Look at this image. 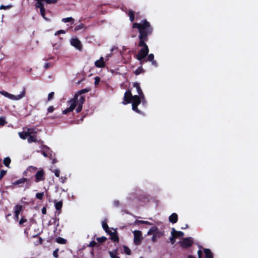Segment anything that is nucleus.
<instances>
[{
  "label": "nucleus",
  "instance_id": "nucleus-1",
  "mask_svg": "<svg viewBox=\"0 0 258 258\" xmlns=\"http://www.w3.org/2000/svg\"><path fill=\"white\" fill-rule=\"evenodd\" d=\"M134 87L136 88L138 95L133 96L130 91H126L124 95L123 101L122 103L124 105L132 103V109L134 111L138 113H141V111L138 109L137 106L141 102L143 105L146 104L145 96L138 83H134Z\"/></svg>",
  "mask_w": 258,
  "mask_h": 258
},
{
  "label": "nucleus",
  "instance_id": "nucleus-2",
  "mask_svg": "<svg viewBox=\"0 0 258 258\" xmlns=\"http://www.w3.org/2000/svg\"><path fill=\"white\" fill-rule=\"evenodd\" d=\"M89 91V89H84L77 92L73 98L68 100V104L69 107L63 110V114H66L69 112H72L75 108L77 112H80L82 109L83 104L85 101V96L82 95L88 92Z\"/></svg>",
  "mask_w": 258,
  "mask_h": 258
},
{
  "label": "nucleus",
  "instance_id": "nucleus-3",
  "mask_svg": "<svg viewBox=\"0 0 258 258\" xmlns=\"http://www.w3.org/2000/svg\"><path fill=\"white\" fill-rule=\"evenodd\" d=\"M133 27L137 28L139 29L140 32L139 38L140 39L139 46L141 48H144L145 46L148 47L143 39L145 38L151 32L152 28L149 23L146 20H144L140 23H134Z\"/></svg>",
  "mask_w": 258,
  "mask_h": 258
},
{
  "label": "nucleus",
  "instance_id": "nucleus-4",
  "mask_svg": "<svg viewBox=\"0 0 258 258\" xmlns=\"http://www.w3.org/2000/svg\"><path fill=\"white\" fill-rule=\"evenodd\" d=\"M20 138L23 140L27 139L29 143L36 142L37 140V132L32 128H25L23 131L18 133Z\"/></svg>",
  "mask_w": 258,
  "mask_h": 258
},
{
  "label": "nucleus",
  "instance_id": "nucleus-5",
  "mask_svg": "<svg viewBox=\"0 0 258 258\" xmlns=\"http://www.w3.org/2000/svg\"><path fill=\"white\" fill-rule=\"evenodd\" d=\"M147 235H153L151 240L153 242L157 241V239L164 236V232L159 230L157 226H154L150 228L147 233Z\"/></svg>",
  "mask_w": 258,
  "mask_h": 258
},
{
  "label": "nucleus",
  "instance_id": "nucleus-6",
  "mask_svg": "<svg viewBox=\"0 0 258 258\" xmlns=\"http://www.w3.org/2000/svg\"><path fill=\"white\" fill-rule=\"evenodd\" d=\"M0 94L2 95L3 96L13 101H18L21 100L26 95V91L25 89H24L22 91L20 92V94L15 95L12 94H11L6 91H0Z\"/></svg>",
  "mask_w": 258,
  "mask_h": 258
},
{
  "label": "nucleus",
  "instance_id": "nucleus-7",
  "mask_svg": "<svg viewBox=\"0 0 258 258\" xmlns=\"http://www.w3.org/2000/svg\"><path fill=\"white\" fill-rule=\"evenodd\" d=\"M149 53L148 47H144V48H141L138 54L136 55V58L141 61V64L142 65L145 60L143 59Z\"/></svg>",
  "mask_w": 258,
  "mask_h": 258
},
{
  "label": "nucleus",
  "instance_id": "nucleus-8",
  "mask_svg": "<svg viewBox=\"0 0 258 258\" xmlns=\"http://www.w3.org/2000/svg\"><path fill=\"white\" fill-rule=\"evenodd\" d=\"M133 234L134 236V243L137 245L140 244L143 238L142 236V232L139 230H135L133 231Z\"/></svg>",
  "mask_w": 258,
  "mask_h": 258
},
{
  "label": "nucleus",
  "instance_id": "nucleus-9",
  "mask_svg": "<svg viewBox=\"0 0 258 258\" xmlns=\"http://www.w3.org/2000/svg\"><path fill=\"white\" fill-rule=\"evenodd\" d=\"M71 44L76 49L80 50L82 48V44L80 41L77 38H72L70 40Z\"/></svg>",
  "mask_w": 258,
  "mask_h": 258
},
{
  "label": "nucleus",
  "instance_id": "nucleus-10",
  "mask_svg": "<svg viewBox=\"0 0 258 258\" xmlns=\"http://www.w3.org/2000/svg\"><path fill=\"white\" fill-rule=\"evenodd\" d=\"M192 243V241L190 238H184L180 242V246L183 248H187L191 246Z\"/></svg>",
  "mask_w": 258,
  "mask_h": 258
},
{
  "label": "nucleus",
  "instance_id": "nucleus-11",
  "mask_svg": "<svg viewBox=\"0 0 258 258\" xmlns=\"http://www.w3.org/2000/svg\"><path fill=\"white\" fill-rule=\"evenodd\" d=\"M95 66L97 68H102L105 66V62L103 57H101L98 60L95 61Z\"/></svg>",
  "mask_w": 258,
  "mask_h": 258
},
{
  "label": "nucleus",
  "instance_id": "nucleus-12",
  "mask_svg": "<svg viewBox=\"0 0 258 258\" xmlns=\"http://www.w3.org/2000/svg\"><path fill=\"white\" fill-rule=\"evenodd\" d=\"M22 209V206L20 205H17L14 208V216H15L16 220H18L19 215L20 213L21 212Z\"/></svg>",
  "mask_w": 258,
  "mask_h": 258
},
{
  "label": "nucleus",
  "instance_id": "nucleus-13",
  "mask_svg": "<svg viewBox=\"0 0 258 258\" xmlns=\"http://www.w3.org/2000/svg\"><path fill=\"white\" fill-rule=\"evenodd\" d=\"M36 182L42 181L44 179V173L43 170L38 171L35 175Z\"/></svg>",
  "mask_w": 258,
  "mask_h": 258
},
{
  "label": "nucleus",
  "instance_id": "nucleus-14",
  "mask_svg": "<svg viewBox=\"0 0 258 258\" xmlns=\"http://www.w3.org/2000/svg\"><path fill=\"white\" fill-rule=\"evenodd\" d=\"M178 220V216L177 214L176 213H172L169 217V221L174 224L177 222Z\"/></svg>",
  "mask_w": 258,
  "mask_h": 258
},
{
  "label": "nucleus",
  "instance_id": "nucleus-15",
  "mask_svg": "<svg viewBox=\"0 0 258 258\" xmlns=\"http://www.w3.org/2000/svg\"><path fill=\"white\" fill-rule=\"evenodd\" d=\"M122 58H123V62L124 63H127L128 62L131 58H132V57H131V51H128V54L127 55H122Z\"/></svg>",
  "mask_w": 258,
  "mask_h": 258
},
{
  "label": "nucleus",
  "instance_id": "nucleus-16",
  "mask_svg": "<svg viewBox=\"0 0 258 258\" xmlns=\"http://www.w3.org/2000/svg\"><path fill=\"white\" fill-rule=\"evenodd\" d=\"M141 224H146V225H153L152 223H151V222L147 221L136 220L135 222H134L135 225H139Z\"/></svg>",
  "mask_w": 258,
  "mask_h": 258
},
{
  "label": "nucleus",
  "instance_id": "nucleus-17",
  "mask_svg": "<svg viewBox=\"0 0 258 258\" xmlns=\"http://www.w3.org/2000/svg\"><path fill=\"white\" fill-rule=\"evenodd\" d=\"M172 231L174 232V235L175 238H177L179 237H182L184 235V233L181 231H177L174 228L172 229Z\"/></svg>",
  "mask_w": 258,
  "mask_h": 258
},
{
  "label": "nucleus",
  "instance_id": "nucleus-18",
  "mask_svg": "<svg viewBox=\"0 0 258 258\" xmlns=\"http://www.w3.org/2000/svg\"><path fill=\"white\" fill-rule=\"evenodd\" d=\"M205 258H213V254L209 249H205Z\"/></svg>",
  "mask_w": 258,
  "mask_h": 258
},
{
  "label": "nucleus",
  "instance_id": "nucleus-19",
  "mask_svg": "<svg viewBox=\"0 0 258 258\" xmlns=\"http://www.w3.org/2000/svg\"><path fill=\"white\" fill-rule=\"evenodd\" d=\"M50 149L47 147L45 148V149H44L42 152L43 155L45 157H48L50 154Z\"/></svg>",
  "mask_w": 258,
  "mask_h": 258
},
{
  "label": "nucleus",
  "instance_id": "nucleus-20",
  "mask_svg": "<svg viewBox=\"0 0 258 258\" xmlns=\"http://www.w3.org/2000/svg\"><path fill=\"white\" fill-rule=\"evenodd\" d=\"M26 179L24 178H21L12 183L13 185H17L19 184L24 183L26 181Z\"/></svg>",
  "mask_w": 258,
  "mask_h": 258
},
{
  "label": "nucleus",
  "instance_id": "nucleus-21",
  "mask_svg": "<svg viewBox=\"0 0 258 258\" xmlns=\"http://www.w3.org/2000/svg\"><path fill=\"white\" fill-rule=\"evenodd\" d=\"M54 204H55L54 206H55V209L57 210H60V209H61L62 206V202L61 201H59V202L55 201Z\"/></svg>",
  "mask_w": 258,
  "mask_h": 258
},
{
  "label": "nucleus",
  "instance_id": "nucleus-22",
  "mask_svg": "<svg viewBox=\"0 0 258 258\" xmlns=\"http://www.w3.org/2000/svg\"><path fill=\"white\" fill-rule=\"evenodd\" d=\"M55 241L58 243H60V244H65L66 243V242H67V240L63 238H61V237H57L56 238V240Z\"/></svg>",
  "mask_w": 258,
  "mask_h": 258
},
{
  "label": "nucleus",
  "instance_id": "nucleus-23",
  "mask_svg": "<svg viewBox=\"0 0 258 258\" xmlns=\"http://www.w3.org/2000/svg\"><path fill=\"white\" fill-rule=\"evenodd\" d=\"M102 227L104 229V230L106 232H108V231H109V227L107 225V222L106 221H103L102 222Z\"/></svg>",
  "mask_w": 258,
  "mask_h": 258
},
{
  "label": "nucleus",
  "instance_id": "nucleus-24",
  "mask_svg": "<svg viewBox=\"0 0 258 258\" xmlns=\"http://www.w3.org/2000/svg\"><path fill=\"white\" fill-rule=\"evenodd\" d=\"M123 251L127 255H130L131 253V249L126 246H123Z\"/></svg>",
  "mask_w": 258,
  "mask_h": 258
},
{
  "label": "nucleus",
  "instance_id": "nucleus-25",
  "mask_svg": "<svg viewBox=\"0 0 258 258\" xmlns=\"http://www.w3.org/2000/svg\"><path fill=\"white\" fill-rule=\"evenodd\" d=\"M4 164L7 166V167H9V164H10L11 163V159L10 158L7 157V158H6L4 159Z\"/></svg>",
  "mask_w": 258,
  "mask_h": 258
},
{
  "label": "nucleus",
  "instance_id": "nucleus-26",
  "mask_svg": "<svg viewBox=\"0 0 258 258\" xmlns=\"http://www.w3.org/2000/svg\"><path fill=\"white\" fill-rule=\"evenodd\" d=\"M128 16L130 17V19L131 22L133 21L134 20V13L132 10H130L128 12Z\"/></svg>",
  "mask_w": 258,
  "mask_h": 258
},
{
  "label": "nucleus",
  "instance_id": "nucleus-27",
  "mask_svg": "<svg viewBox=\"0 0 258 258\" xmlns=\"http://www.w3.org/2000/svg\"><path fill=\"white\" fill-rule=\"evenodd\" d=\"M143 72V68L140 67L139 68H138L135 72V74L137 75H139L140 74H141V73H142Z\"/></svg>",
  "mask_w": 258,
  "mask_h": 258
},
{
  "label": "nucleus",
  "instance_id": "nucleus-28",
  "mask_svg": "<svg viewBox=\"0 0 258 258\" xmlns=\"http://www.w3.org/2000/svg\"><path fill=\"white\" fill-rule=\"evenodd\" d=\"M44 195V193L43 192H39L36 194V197L39 200H41L43 198Z\"/></svg>",
  "mask_w": 258,
  "mask_h": 258
},
{
  "label": "nucleus",
  "instance_id": "nucleus-29",
  "mask_svg": "<svg viewBox=\"0 0 258 258\" xmlns=\"http://www.w3.org/2000/svg\"><path fill=\"white\" fill-rule=\"evenodd\" d=\"M73 20H74V19L72 17L65 18H63L62 19V21L64 23H67V22L73 21Z\"/></svg>",
  "mask_w": 258,
  "mask_h": 258
},
{
  "label": "nucleus",
  "instance_id": "nucleus-30",
  "mask_svg": "<svg viewBox=\"0 0 258 258\" xmlns=\"http://www.w3.org/2000/svg\"><path fill=\"white\" fill-rule=\"evenodd\" d=\"M111 239L114 241H118V237L116 234V233L115 234H113V235H112V236L111 237Z\"/></svg>",
  "mask_w": 258,
  "mask_h": 258
},
{
  "label": "nucleus",
  "instance_id": "nucleus-31",
  "mask_svg": "<svg viewBox=\"0 0 258 258\" xmlns=\"http://www.w3.org/2000/svg\"><path fill=\"white\" fill-rule=\"evenodd\" d=\"M52 172L54 173L56 177H59V176L60 171H59V169H54V170H52Z\"/></svg>",
  "mask_w": 258,
  "mask_h": 258
},
{
  "label": "nucleus",
  "instance_id": "nucleus-32",
  "mask_svg": "<svg viewBox=\"0 0 258 258\" xmlns=\"http://www.w3.org/2000/svg\"><path fill=\"white\" fill-rule=\"evenodd\" d=\"M54 93L53 92H50V93H49V94L48 95V98H47L48 101H50V100H51V99H53V96H54Z\"/></svg>",
  "mask_w": 258,
  "mask_h": 258
},
{
  "label": "nucleus",
  "instance_id": "nucleus-33",
  "mask_svg": "<svg viewBox=\"0 0 258 258\" xmlns=\"http://www.w3.org/2000/svg\"><path fill=\"white\" fill-rule=\"evenodd\" d=\"M175 239V237L174 235V232H173V231H172V232H171V237L170 238V241H171L172 244H173L174 243Z\"/></svg>",
  "mask_w": 258,
  "mask_h": 258
},
{
  "label": "nucleus",
  "instance_id": "nucleus-34",
  "mask_svg": "<svg viewBox=\"0 0 258 258\" xmlns=\"http://www.w3.org/2000/svg\"><path fill=\"white\" fill-rule=\"evenodd\" d=\"M154 56L152 53L150 54L148 56V60L152 61L154 60Z\"/></svg>",
  "mask_w": 258,
  "mask_h": 258
},
{
  "label": "nucleus",
  "instance_id": "nucleus-35",
  "mask_svg": "<svg viewBox=\"0 0 258 258\" xmlns=\"http://www.w3.org/2000/svg\"><path fill=\"white\" fill-rule=\"evenodd\" d=\"M7 171L4 170H2L0 172V180L3 177V176L6 174Z\"/></svg>",
  "mask_w": 258,
  "mask_h": 258
},
{
  "label": "nucleus",
  "instance_id": "nucleus-36",
  "mask_svg": "<svg viewBox=\"0 0 258 258\" xmlns=\"http://www.w3.org/2000/svg\"><path fill=\"white\" fill-rule=\"evenodd\" d=\"M83 28H84V25L83 24H80V25H79L78 26H77L75 28L74 30H75V31H78L79 30H80V29H82Z\"/></svg>",
  "mask_w": 258,
  "mask_h": 258
},
{
  "label": "nucleus",
  "instance_id": "nucleus-37",
  "mask_svg": "<svg viewBox=\"0 0 258 258\" xmlns=\"http://www.w3.org/2000/svg\"><path fill=\"white\" fill-rule=\"evenodd\" d=\"M107 233H108L110 236L111 237L112 235H113V234H115L116 233V231L114 229L113 230H109V231H108V232H107Z\"/></svg>",
  "mask_w": 258,
  "mask_h": 258
},
{
  "label": "nucleus",
  "instance_id": "nucleus-38",
  "mask_svg": "<svg viewBox=\"0 0 258 258\" xmlns=\"http://www.w3.org/2000/svg\"><path fill=\"white\" fill-rule=\"evenodd\" d=\"M109 254L111 258H116V252L114 251H109Z\"/></svg>",
  "mask_w": 258,
  "mask_h": 258
},
{
  "label": "nucleus",
  "instance_id": "nucleus-39",
  "mask_svg": "<svg viewBox=\"0 0 258 258\" xmlns=\"http://www.w3.org/2000/svg\"><path fill=\"white\" fill-rule=\"evenodd\" d=\"M66 33V31L64 30H58L57 31H56L55 33V35H57L58 34H64Z\"/></svg>",
  "mask_w": 258,
  "mask_h": 258
},
{
  "label": "nucleus",
  "instance_id": "nucleus-40",
  "mask_svg": "<svg viewBox=\"0 0 258 258\" xmlns=\"http://www.w3.org/2000/svg\"><path fill=\"white\" fill-rule=\"evenodd\" d=\"M6 123V121L4 118L0 117V125H3Z\"/></svg>",
  "mask_w": 258,
  "mask_h": 258
},
{
  "label": "nucleus",
  "instance_id": "nucleus-41",
  "mask_svg": "<svg viewBox=\"0 0 258 258\" xmlns=\"http://www.w3.org/2000/svg\"><path fill=\"white\" fill-rule=\"evenodd\" d=\"M100 81V79L99 77H95L94 83L96 85H98Z\"/></svg>",
  "mask_w": 258,
  "mask_h": 258
},
{
  "label": "nucleus",
  "instance_id": "nucleus-42",
  "mask_svg": "<svg viewBox=\"0 0 258 258\" xmlns=\"http://www.w3.org/2000/svg\"><path fill=\"white\" fill-rule=\"evenodd\" d=\"M54 110V107L52 106H49L47 109L48 112H52Z\"/></svg>",
  "mask_w": 258,
  "mask_h": 258
},
{
  "label": "nucleus",
  "instance_id": "nucleus-43",
  "mask_svg": "<svg viewBox=\"0 0 258 258\" xmlns=\"http://www.w3.org/2000/svg\"><path fill=\"white\" fill-rule=\"evenodd\" d=\"M58 250V249H56L53 252V255L55 257H58V254H57Z\"/></svg>",
  "mask_w": 258,
  "mask_h": 258
},
{
  "label": "nucleus",
  "instance_id": "nucleus-44",
  "mask_svg": "<svg viewBox=\"0 0 258 258\" xmlns=\"http://www.w3.org/2000/svg\"><path fill=\"white\" fill-rule=\"evenodd\" d=\"M52 64H51V63H46L45 64L44 67H45V68H46V69H48V68H49L51 67H52Z\"/></svg>",
  "mask_w": 258,
  "mask_h": 258
},
{
  "label": "nucleus",
  "instance_id": "nucleus-45",
  "mask_svg": "<svg viewBox=\"0 0 258 258\" xmlns=\"http://www.w3.org/2000/svg\"><path fill=\"white\" fill-rule=\"evenodd\" d=\"M10 7V6H5L4 5H2L0 6V10L6 9L7 8H9Z\"/></svg>",
  "mask_w": 258,
  "mask_h": 258
},
{
  "label": "nucleus",
  "instance_id": "nucleus-46",
  "mask_svg": "<svg viewBox=\"0 0 258 258\" xmlns=\"http://www.w3.org/2000/svg\"><path fill=\"white\" fill-rule=\"evenodd\" d=\"M26 221V220L24 218H21V219L19 221V224L22 225L23 223L25 222Z\"/></svg>",
  "mask_w": 258,
  "mask_h": 258
},
{
  "label": "nucleus",
  "instance_id": "nucleus-47",
  "mask_svg": "<svg viewBox=\"0 0 258 258\" xmlns=\"http://www.w3.org/2000/svg\"><path fill=\"white\" fill-rule=\"evenodd\" d=\"M111 56V55L110 54H108L107 55L105 56V57H104V60H105V62L106 61H107L108 59H109V58Z\"/></svg>",
  "mask_w": 258,
  "mask_h": 258
},
{
  "label": "nucleus",
  "instance_id": "nucleus-48",
  "mask_svg": "<svg viewBox=\"0 0 258 258\" xmlns=\"http://www.w3.org/2000/svg\"><path fill=\"white\" fill-rule=\"evenodd\" d=\"M111 56V55L110 54H108L107 55L105 56V57H104V60H105V62L106 61H107L108 59H109V58Z\"/></svg>",
  "mask_w": 258,
  "mask_h": 258
},
{
  "label": "nucleus",
  "instance_id": "nucleus-49",
  "mask_svg": "<svg viewBox=\"0 0 258 258\" xmlns=\"http://www.w3.org/2000/svg\"><path fill=\"white\" fill-rule=\"evenodd\" d=\"M42 213L44 215L46 214V209L45 207H43L42 209Z\"/></svg>",
  "mask_w": 258,
  "mask_h": 258
},
{
  "label": "nucleus",
  "instance_id": "nucleus-50",
  "mask_svg": "<svg viewBox=\"0 0 258 258\" xmlns=\"http://www.w3.org/2000/svg\"><path fill=\"white\" fill-rule=\"evenodd\" d=\"M198 254L199 258H202V256H201L202 252H201V250H198Z\"/></svg>",
  "mask_w": 258,
  "mask_h": 258
},
{
  "label": "nucleus",
  "instance_id": "nucleus-51",
  "mask_svg": "<svg viewBox=\"0 0 258 258\" xmlns=\"http://www.w3.org/2000/svg\"><path fill=\"white\" fill-rule=\"evenodd\" d=\"M27 169L28 170L33 169V170H35L36 169V168L35 167H33V166H30L28 167V168Z\"/></svg>",
  "mask_w": 258,
  "mask_h": 258
},
{
  "label": "nucleus",
  "instance_id": "nucleus-52",
  "mask_svg": "<svg viewBox=\"0 0 258 258\" xmlns=\"http://www.w3.org/2000/svg\"><path fill=\"white\" fill-rule=\"evenodd\" d=\"M152 64L154 66H155V67H156L157 66V62L155 60H153L152 61Z\"/></svg>",
  "mask_w": 258,
  "mask_h": 258
},
{
  "label": "nucleus",
  "instance_id": "nucleus-53",
  "mask_svg": "<svg viewBox=\"0 0 258 258\" xmlns=\"http://www.w3.org/2000/svg\"><path fill=\"white\" fill-rule=\"evenodd\" d=\"M114 204L115 206H117L118 205V201H114Z\"/></svg>",
  "mask_w": 258,
  "mask_h": 258
},
{
  "label": "nucleus",
  "instance_id": "nucleus-54",
  "mask_svg": "<svg viewBox=\"0 0 258 258\" xmlns=\"http://www.w3.org/2000/svg\"><path fill=\"white\" fill-rule=\"evenodd\" d=\"M187 258H195L194 257H193L192 256L189 255L187 256Z\"/></svg>",
  "mask_w": 258,
  "mask_h": 258
},
{
  "label": "nucleus",
  "instance_id": "nucleus-55",
  "mask_svg": "<svg viewBox=\"0 0 258 258\" xmlns=\"http://www.w3.org/2000/svg\"><path fill=\"white\" fill-rule=\"evenodd\" d=\"M102 240L103 241H104V240H105L106 239V238L105 237H102Z\"/></svg>",
  "mask_w": 258,
  "mask_h": 258
},
{
  "label": "nucleus",
  "instance_id": "nucleus-56",
  "mask_svg": "<svg viewBox=\"0 0 258 258\" xmlns=\"http://www.w3.org/2000/svg\"><path fill=\"white\" fill-rule=\"evenodd\" d=\"M56 162V160H54V159H53V161H52V163H55Z\"/></svg>",
  "mask_w": 258,
  "mask_h": 258
},
{
  "label": "nucleus",
  "instance_id": "nucleus-57",
  "mask_svg": "<svg viewBox=\"0 0 258 258\" xmlns=\"http://www.w3.org/2000/svg\"><path fill=\"white\" fill-rule=\"evenodd\" d=\"M125 49H125V48H124V47H123V50H125Z\"/></svg>",
  "mask_w": 258,
  "mask_h": 258
},
{
  "label": "nucleus",
  "instance_id": "nucleus-58",
  "mask_svg": "<svg viewBox=\"0 0 258 258\" xmlns=\"http://www.w3.org/2000/svg\"><path fill=\"white\" fill-rule=\"evenodd\" d=\"M140 258H143V257H141Z\"/></svg>",
  "mask_w": 258,
  "mask_h": 258
}]
</instances>
